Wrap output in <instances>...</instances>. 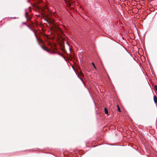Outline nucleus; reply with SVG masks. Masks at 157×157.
Listing matches in <instances>:
<instances>
[{"label": "nucleus", "instance_id": "7", "mask_svg": "<svg viewBox=\"0 0 157 157\" xmlns=\"http://www.w3.org/2000/svg\"><path fill=\"white\" fill-rule=\"evenodd\" d=\"M117 107L118 111L119 112H121V109H120V107H119V106L118 105H117Z\"/></svg>", "mask_w": 157, "mask_h": 157}, {"label": "nucleus", "instance_id": "3", "mask_svg": "<svg viewBox=\"0 0 157 157\" xmlns=\"http://www.w3.org/2000/svg\"><path fill=\"white\" fill-rule=\"evenodd\" d=\"M40 45L43 50L47 51L49 53H51V50L48 49L45 46H42L40 44Z\"/></svg>", "mask_w": 157, "mask_h": 157}, {"label": "nucleus", "instance_id": "13", "mask_svg": "<svg viewBox=\"0 0 157 157\" xmlns=\"http://www.w3.org/2000/svg\"><path fill=\"white\" fill-rule=\"evenodd\" d=\"M23 24L26 25L27 26H28H28H29L28 25H27V24H26L25 23V22H23Z\"/></svg>", "mask_w": 157, "mask_h": 157}, {"label": "nucleus", "instance_id": "12", "mask_svg": "<svg viewBox=\"0 0 157 157\" xmlns=\"http://www.w3.org/2000/svg\"><path fill=\"white\" fill-rule=\"evenodd\" d=\"M11 18H12V19H16V18H17V17H11Z\"/></svg>", "mask_w": 157, "mask_h": 157}, {"label": "nucleus", "instance_id": "10", "mask_svg": "<svg viewBox=\"0 0 157 157\" xmlns=\"http://www.w3.org/2000/svg\"><path fill=\"white\" fill-rule=\"evenodd\" d=\"M154 87L155 88V89L156 91H157V85H155L154 86Z\"/></svg>", "mask_w": 157, "mask_h": 157}, {"label": "nucleus", "instance_id": "14", "mask_svg": "<svg viewBox=\"0 0 157 157\" xmlns=\"http://www.w3.org/2000/svg\"><path fill=\"white\" fill-rule=\"evenodd\" d=\"M79 78L83 82V80L81 78Z\"/></svg>", "mask_w": 157, "mask_h": 157}, {"label": "nucleus", "instance_id": "4", "mask_svg": "<svg viewBox=\"0 0 157 157\" xmlns=\"http://www.w3.org/2000/svg\"><path fill=\"white\" fill-rule=\"evenodd\" d=\"M154 100L155 103L157 104V98L155 95L154 96Z\"/></svg>", "mask_w": 157, "mask_h": 157}, {"label": "nucleus", "instance_id": "1", "mask_svg": "<svg viewBox=\"0 0 157 157\" xmlns=\"http://www.w3.org/2000/svg\"><path fill=\"white\" fill-rule=\"evenodd\" d=\"M51 29L56 33H57L58 31H61V29L56 25H54L51 28Z\"/></svg>", "mask_w": 157, "mask_h": 157}, {"label": "nucleus", "instance_id": "6", "mask_svg": "<svg viewBox=\"0 0 157 157\" xmlns=\"http://www.w3.org/2000/svg\"><path fill=\"white\" fill-rule=\"evenodd\" d=\"M104 111H105V113H106V114H108V110L106 108H105Z\"/></svg>", "mask_w": 157, "mask_h": 157}, {"label": "nucleus", "instance_id": "2", "mask_svg": "<svg viewBox=\"0 0 157 157\" xmlns=\"http://www.w3.org/2000/svg\"><path fill=\"white\" fill-rule=\"evenodd\" d=\"M35 35L36 36V40L38 43V44L40 45V44L39 43V42L42 43L43 42V40H42V39L39 37L38 36V35H37V34L35 33Z\"/></svg>", "mask_w": 157, "mask_h": 157}, {"label": "nucleus", "instance_id": "11", "mask_svg": "<svg viewBox=\"0 0 157 157\" xmlns=\"http://www.w3.org/2000/svg\"><path fill=\"white\" fill-rule=\"evenodd\" d=\"M80 75L81 76H83V73H82V72H80Z\"/></svg>", "mask_w": 157, "mask_h": 157}, {"label": "nucleus", "instance_id": "9", "mask_svg": "<svg viewBox=\"0 0 157 157\" xmlns=\"http://www.w3.org/2000/svg\"><path fill=\"white\" fill-rule=\"evenodd\" d=\"M92 65H93V66H94V68L95 69H97V68L95 66V65L94 64V63H92Z\"/></svg>", "mask_w": 157, "mask_h": 157}, {"label": "nucleus", "instance_id": "15", "mask_svg": "<svg viewBox=\"0 0 157 157\" xmlns=\"http://www.w3.org/2000/svg\"><path fill=\"white\" fill-rule=\"evenodd\" d=\"M45 36H46V37H47V38H48V35H45Z\"/></svg>", "mask_w": 157, "mask_h": 157}, {"label": "nucleus", "instance_id": "8", "mask_svg": "<svg viewBox=\"0 0 157 157\" xmlns=\"http://www.w3.org/2000/svg\"><path fill=\"white\" fill-rule=\"evenodd\" d=\"M67 5L68 6L70 7L71 6V4L70 3V2L69 1L68 2Z\"/></svg>", "mask_w": 157, "mask_h": 157}, {"label": "nucleus", "instance_id": "5", "mask_svg": "<svg viewBox=\"0 0 157 157\" xmlns=\"http://www.w3.org/2000/svg\"><path fill=\"white\" fill-rule=\"evenodd\" d=\"M29 13L28 12H26L25 14V16L29 20H30L31 18L30 17H28Z\"/></svg>", "mask_w": 157, "mask_h": 157}]
</instances>
